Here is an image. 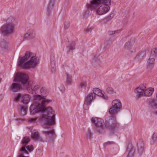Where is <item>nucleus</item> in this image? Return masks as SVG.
<instances>
[{
	"instance_id": "1",
	"label": "nucleus",
	"mask_w": 157,
	"mask_h": 157,
	"mask_svg": "<svg viewBox=\"0 0 157 157\" xmlns=\"http://www.w3.org/2000/svg\"><path fill=\"white\" fill-rule=\"evenodd\" d=\"M35 100H40L42 99L41 104L40 103L34 101L31 105L29 110L30 113L34 114L38 112H42V115L40 117L39 120L41 121H45V124L49 126H52L56 124L55 115L54 112L51 107L45 108L44 105L48 103L50 101L45 99L41 95H36L34 96Z\"/></svg>"
},
{
	"instance_id": "2",
	"label": "nucleus",
	"mask_w": 157,
	"mask_h": 157,
	"mask_svg": "<svg viewBox=\"0 0 157 157\" xmlns=\"http://www.w3.org/2000/svg\"><path fill=\"white\" fill-rule=\"evenodd\" d=\"M40 63V58L36 53L27 51L24 56L19 57L17 64L23 69H34L37 67Z\"/></svg>"
},
{
	"instance_id": "3",
	"label": "nucleus",
	"mask_w": 157,
	"mask_h": 157,
	"mask_svg": "<svg viewBox=\"0 0 157 157\" xmlns=\"http://www.w3.org/2000/svg\"><path fill=\"white\" fill-rule=\"evenodd\" d=\"M112 0H90L86 5L88 9L94 11L96 14L102 15L110 10Z\"/></svg>"
},
{
	"instance_id": "4",
	"label": "nucleus",
	"mask_w": 157,
	"mask_h": 157,
	"mask_svg": "<svg viewBox=\"0 0 157 157\" xmlns=\"http://www.w3.org/2000/svg\"><path fill=\"white\" fill-rule=\"evenodd\" d=\"M109 114L111 116L105 120L104 124L106 127L109 129L113 130L118 125L115 117L117 114Z\"/></svg>"
},
{
	"instance_id": "5",
	"label": "nucleus",
	"mask_w": 157,
	"mask_h": 157,
	"mask_svg": "<svg viewBox=\"0 0 157 157\" xmlns=\"http://www.w3.org/2000/svg\"><path fill=\"white\" fill-rule=\"evenodd\" d=\"M15 25L6 23L0 29V32L2 34L8 35L13 33L15 29Z\"/></svg>"
},
{
	"instance_id": "6",
	"label": "nucleus",
	"mask_w": 157,
	"mask_h": 157,
	"mask_svg": "<svg viewBox=\"0 0 157 157\" xmlns=\"http://www.w3.org/2000/svg\"><path fill=\"white\" fill-rule=\"evenodd\" d=\"M29 77L26 74L21 72H18L16 74L13 80L14 82L18 81L23 84H29Z\"/></svg>"
},
{
	"instance_id": "7",
	"label": "nucleus",
	"mask_w": 157,
	"mask_h": 157,
	"mask_svg": "<svg viewBox=\"0 0 157 157\" xmlns=\"http://www.w3.org/2000/svg\"><path fill=\"white\" fill-rule=\"evenodd\" d=\"M112 107L109 111V114H117L119 110L122 108V105L120 100L116 99L113 100L112 102Z\"/></svg>"
},
{
	"instance_id": "8",
	"label": "nucleus",
	"mask_w": 157,
	"mask_h": 157,
	"mask_svg": "<svg viewBox=\"0 0 157 157\" xmlns=\"http://www.w3.org/2000/svg\"><path fill=\"white\" fill-rule=\"evenodd\" d=\"M92 123L96 128V131L99 133L102 130L103 120L97 117H93L91 119Z\"/></svg>"
},
{
	"instance_id": "9",
	"label": "nucleus",
	"mask_w": 157,
	"mask_h": 157,
	"mask_svg": "<svg viewBox=\"0 0 157 157\" xmlns=\"http://www.w3.org/2000/svg\"><path fill=\"white\" fill-rule=\"evenodd\" d=\"M135 42L134 38H131L130 40L126 42L124 46V48L130 53H133L136 51V47L134 45Z\"/></svg>"
},
{
	"instance_id": "10",
	"label": "nucleus",
	"mask_w": 157,
	"mask_h": 157,
	"mask_svg": "<svg viewBox=\"0 0 157 157\" xmlns=\"http://www.w3.org/2000/svg\"><path fill=\"white\" fill-rule=\"evenodd\" d=\"M96 98L94 96V94L90 93L87 94L85 97L84 103L83 105V108L85 109L86 108H88V106L90 105L93 101Z\"/></svg>"
},
{
	"instance_id": "11",
	"label": "nucleus",
	"mask_w": 157,
	"mask_h": 157,
	"mask_svg": "<svg viewBox=\"0 0 157 157\" xmlns=\"http://www.w3.org/2000/svg\"><path fill=\"white\" fill-rule=\"evenodd\" d=\"M153 91L154 89L153 88H150L148 89H146V88L143 93L138 94L137 95L136 97L137 98L139 99L144 96H150L152 94Z\"/></svg>"
},
{
	"instance_id": "12",
	"label": "nucleus",
	"mask_w": 157,
	"mask_h": 157,
	"mask_svg": "<svg viewBox=\"0 0 157 157\" xmlns=\"http://www.w3.org/2000/svg\"><path fill=\"white\" fill-rule=\"evenodd\" d=\"M35 32L32 30H30L27 31L23 36V39L24 40H27L31 39L35 37Z\"/></svg>"
},
{
	"instance_id": "13",
	"label": "nucleus",
	"mask_w": 157,
	"mask_h": 157,
	"mask_svg": "<svg viewBox=\"0 0 157 157\" xmlns=\"http://www.w3.org/2000/svg\"><path fill=\"white\" fill-rule=\"evenodd\" d=\"M135 149L131 145H128L125 153L127 154V157H133Z\"/></svg>"
},
{
	"instance_id": "14",
	"label": "nucleus",
	"mask_w": 157,
	"mask_h": 157,
	"mask_svg": "<svg viewBox=\"0 0 157 157\" xmlns=\"http://www.w3.org/2000/svg\"><path fill=\"white\" fill-rule=\"evenodd\" d=\"M144 143L142 140H140L137 144V151L139 155H141L144 152Z\"/></svg>"
},
{
	"instance_id": "15",
	"label": "nucleus",
	"mask_w": 157,
	"mask_h": 157,
	"mask_svg": "<svg viewBox=\"0 0 157 157\" xmlns=\"http://www.w3.org/2000/svg\"><path fill=\"white\" fill-rule=\"evenodd\" d=\"M10 89L13 92H17L21 89V86L19 84L16 83H13L10 86Z\"/></svg>"
},
{
	"instance_id": "16",
	"label": "nucleus",
	"mask_w": 157,
	"mask_h": 157,
	"mask_svg": "<svg viewBox=\"0 0 157 157\" xmlns=\"http://www.w3.org/2000/svg\"><path fill=\"white\" fill-rule=\"evenodd\" d=\"M94 64L96 66H98L101 63V61L99 55L97 53H95L94 55Z\"/></svg>"
},
{
	"instance_id": "17",
	"label": "nucleus",
	"mask_w": 157,
	"mask_h": 157,
	"mask_svg": "<svg viewBox=\"0 0 157 157\" xmlns=\"http://www.w3.org/2000/svg\"><path fill=\"white\" fill-rule=\"evenodd\" d=\"M155 59L154 57H150L147 60V66L148 68H153L155 64Z\"/></svg>"
},
{
	"instance_id": "18",
	"label": "nucleus",
	"mask_w": 157,
	"mask_h": 157,
	"mask_svg": "<svg viewBox=\"0 0 157 157\" xmlns=\"http://www.w3.org/2000/svg\"><path fill=\"white\" fill-rule=\"evenodd\" d=\"M40 88V86L39 85H35L33 87L31 86V88H29L28 89L29 93L32 94H37L36 91Z\"/></svg>"
},
{
	"instance_id": "19",
	"label": "nucleus",
	"mask_w": 157,
	"mask_h": 157,
	"mask_svg": "<svg viewBox=\"0 0 157 157\" xmlns=\"http://www.w3.org/2000/svg\"><path fill=\"white\" fill-rule=\"evenodd\" d=\"M30 97L27 94H24L21 96V102L24 104H27L30 101Z\"/></svg>"
},
{
	"instance_id": "20",
	"label": "nucleus",
	"mask_w": 157,
	"mask_h": 157,
	"mask_svg": "<svg viewBox=\"0 0 157 157\" xmlns=\"http://www.w3.org/2000/svg\"><path fill=\"white\" fill-rule=\"evenodd\" d=\"M146 88V84H143L140 85L136 89V91L138 94L143 93Z\"/></svg>"
},
{
	"instance_id": "21",
	"label": "nucleus",
	"mask_w": 157,
	"mask_h": 157,
	"mask_svg": "<svg viewBox=\"0 0 157 157\" xmlns=\"http://www.w3.org/2000/svg\"><path fill=\"white\" fill-rule=\"evenodd\" d=\"M31 137L32 138L36 139L39 141H41L42 140V137L40 136L38 132L32 133Z\"/></svg>"
},
{
	"instance_id": "22",
	"label": "nucleus",
	"mask_w": 157,
	"mask_h": 157,
	"mask_svg": "<svg viewBox=\"0 0 157 157\" xmlns=\"http://www.w3.org/2000/svg\"><path fill=\"white\" fill-rule=\"evenodd\" d=\"M6 23L8 24H13L16 25L15 19V17L12 16H10L7 18Z\"/></svg>"
},
{
	"instance_id": "23",
	"label": "nucleus",
	"mask_w": 157,
	"mask_h": 157,
	"mask_svg": "<svg viewBox=\"0 0 157 157\" xmlns=\"http://www.w3.org/2000/svg\"><path fill=\"white\" fill-rule=\"evenodd\" d=\"M66 84L67 85H71L73 83V80L72 78V76H70L67 73H66Z\"/></svg>"
},
{
	"instance_id": "24",
	"label": "nucleus",
	"mask_w": 157,
	"mask_h": 157,
	"mask_svg": "<svg viewBox=\"0 0 157 157\" xmlns=\"http://www.w3.org/2000/svg\"><path fill=\"white\" fill-rule=\"evenodd\" d=\"M29 152L26 149V147L25 146H23L20 149L18 155L22 154L24 155L25 154H28Z\"/></svg>"
},
{
	"instance_id": "25",
	"label": "nucleus",
	"mask_w": 157,
	"mask_h": 157,
	"mask_svg": "<svg viewBox=\"0 0 157 157\" xmlns=\"http://www.w3.org/2000/svg\"><path fill=\"white\" fill-rule=\"evenodd\" d=\"M57 58L54 56L52 57L51 59L50 66L52 69L56 68V61Z\"/></svg>"
},
{
	"instance_id": "26",
	"label": "nucleus",
	"mask_w": 157,
	"mask_h": 157,
	"mask_svg": "<svg viewBox=\"0 0 157 157\" xmlns=\"http://www.w3.org/2000/svg\"><path fill=\"white\" fill-rule=\"evenodd\" d=\"M93 93H91L92 94H94V96L96 98L97 96H99L100 94H101L102 91L99 89L95 88H94L93 90Z\"/></svg>"
},
{
	"instance_id": "27",
	"label": "nucleus",
	"mask_w": 157,
	"mask_h": 157,
	"mask_svg": "<svg viewBox=\"0 0 157 157\" xmlns=\"http://www.w3.org/2000/svg\"><path fill=\"white\" fill-rule=\"evenodd\" d=\"M30 141V139L29 137L25 136L23 138L21 141V144L23 146H25Z\"/></svg>"
},
{
	"instance_id": "28",
	"label": "nucleus",
	"mask_w": 157,
	"mask_h": 157,
	"mask_svg": "<svg viewBox=\"0 0 157 157\" xmlns=\"http://www.w3.org/2000/svg\"><path fill=\"white\" fill-rule=\"evenodd\" d=\"M40 92L41 96L44 97L46 96L48 94L47 90L45 87H42L40 88Z\"/></svg>"
},
{
	"instance_id": "29",
	"label": "nucleus",
	"mask_w": 157,
	"mask_h": 157,
	"mask_svg": "<svg viewBox=\"0 0 157 157\" xmlns=\"http://www.w3.org/2000/svg\"><path fill=\"white\" fill-rule=\"evenodd\" d=\"M42 132L43 133L47 135H48L50 134L52 135V136L53 139H54L56 137V135L54 129L51 131L47 132L43 131Z\"/></svg>"
},
{
	"instance_id": "30",
	"label": "nucleus",
	"mask_w": 157,
	"mask_h": 157,
	"mask_svg": "<svg viewBox=\"0 0 157 157\" xmlns=\"http://www.w3.org/2000/svg\"><path fill=\"white\" fill-rule=\"evenodd\" d=\"M1 47L2 49L6 51H8L10 48V44L6 42L3 43L2 44Z\"/></svg>"
},
{
	"instance_id": "31",
	"label": "nucleus",
	"mask_w": 157,
	"mask_h": 157,
	"mask_svg": "<svg viewBox=\"0 0 157 157\" xmlns=\"http://www.w3.org/2000/svg\"><path fill=\"white\" fill-rule=\"evenodd\" d=\"M145 57V54L144 52L139 53L136 57V59L141 60Z\"/></svg>"
},
{
	"instance_id": "32",
	"label": "nucleus",
	"mask_w": 157,
	"mask_h": 157,
	"mask_svg": "<svg viewBox=\"0 0 157 157\" xmlns=\"http://www.w3.org/2000/svg\"><path fill=\"white\" fill-rule=\"evenodd\" d=\"M150 105L155 110L157 109V104L156 100H151L150 102Z\"/></svg>"
},
{
	"instance_id": "33",
	"label": "nucleus",
	"mask_w": 157,
	"mask_h": 157,
	"mask_svg": "<svg viewBox=\"0 0 157 157\" xmlns=\"http://www.w3.org/2000/svg\"><path fill=\"white\" fill-rule=\"evenodd\" d=\"M157 139V133H154L151 137V139L150 141L151 144H153L156 142Z\"/></svg>"
},
{
	"instance_id": "34",
	"label": "nucleus",
	"mask_w": 157,
	"mask_h": 157,
	"mask_svg": "<svg viewBox=\"0 0 157 157\" xmlns=\"http://www.w3.org/2000/svg\"><path fill=\"white\" fill-rule=\"evenodd\" d=\"M67 48L69 51H72L75 49V43L74 42H71L67 46Z\"/></svg>"
},
{
	"instance_id": "35",
	"label": "nucleus",
	"mask_w": 157,
	"mask_h": 157,
	"mask_svg": "<svg viewBox=\"0 0 157 157\" xmlns=\"http://www.w3.org/2000/svg\"><path fill=\"white\" fill-rule=\"evenodd\" d=\"M21 113L22 115H25L26 114L27 108L25 106H20Z\"/></svg>"
},
{
	"instance_id": "36",
	"label": "nucleus",
	"mask_w": 157,
	"mask_h": 157,
	"mask_svg": "<svg viewBox=\"0 0 157 157\" xmlns=\"http://www.w3.org/2000/svg\"><path fill=\"white\" fill-rule=\"evenodd\" d=\"M90 12L89 10L84 11L82 13L83 17L84 18L87 17L90 15Z\"/></svg>"
},
{
	"instance_id": "37",
	"label": "nucleus",
	"mask_w": 157,
	"mask_h": 157,
	"mask_svg": "<svg viewBox=\"0 0 157 157\" xmlns=\"http://www.w3.org/2000/svg\"><path fill=\"white\" fill-rule=\"evenodd\" d=\"M93 29V26H89L85 29V31L86 33L90 32Z\"/></svg>"
},
{
	"instance_id": "38",
	"label": "nucleus",
	"mask_w": 157,
	"mask_h": 157,
	"mask_svg": "<svg viewBox=\"0 0 157 157\" xmlns=\"http://www.w3.org/2000/svg\"><path fill=\"white\" fill-rule=\"evenodd\" d=\"M157 54V48H153L151 52V54L153 56H155Z\"/></svg>"
},
{
	"instance_id": "39",
	"label": "nucleus",
	"mask_w": 157,
	"mask_h": 157,
	"mask_svg": "<svg viewBox=\"0 0 157 157\" xmlns=\"http://www.w3.org/2000/svg\"><path fill=\"white\" fill-rule=\"evenodd\" d=\"M55 0H50L48 6V9H52L53 6V3H54Z\"/></svg>"
},
{
	"instance_id": "40",
	"label": "nucleus",
	"mask_w": 157,
	"mask_h": 157,
	"mask_svg": "<svg viewBox=\"0 0 157 157\" xmlns=\"http://www.w3.org/2000/svg\"><path fill=\"white\" fill-rule=\"evenodd\" d=\"M107 91L110 94H112L115 93L114 90L111 87H108L107 89Z\"/></svg>"
},
{
	"instance_id": "41",
	"label": "nucleus",
	"mask_w": 157,
	"mask_h": 157,
	"mask_svg": "<svg viewBox=\"0 0 157 157\" xmlns=\"http://www.w3.org/2000/svg\"><path fill=\"white\" fill-rule=\"evenodd\" d=\"M59 89L60 91L63 93L65 91V88L64 85L63 84H61L59 87Z\"/></svg>"
},
{
	"instance_id": "42",
	"label": "nucleus",
	"mask_w": 157,
	"mask_h": 157,
	"mask_svg": "<svg viewBox=\"0 0 157 157\" xmlns=\"http://www.w3.org/2000/svg\"><path fill=\"white\" fill-rule=\"evenodd\" d=\"M92 133L91 132V130L88 129L87 130V136L89 138H91L92 136Z\"/></svg>"
},
{
	"instance_id": "43",
	"label": "nucleus",
	"mask_w": 157,
	"mask_h": 157,
	"mask_svg": "<svg viewBox=\"0 0 157 157\" xmlns=\"http://www.w3.org/2000/svg\"><path fill=\"white\" fill-rule=\"evenodd\" d=\"M21 94H18L14 98V100L16 102H17L19 101V99L21 98Z\"/></svg>"
},
{
	"instance_id": "44",
	"label": "nucleus",
	"mask_w": 157,
	"mask_h": 157,
	"mask_svg": "<svg viewBox=\"0 0 157 157\" xmlns=\"http://www.w3.org/2000/svg\"><path fill=\"white\" fill-rule=\"evenodd\" d=\"M87 86V82L86 81H82L80 84V86L81 88L86 87Z\"/></svg>"
},
{
	"instance_id": "45",
	"label": "nucleus",
	"mask_w": 157,
	"mask_h": 157,
	"mask_svg": "<svg viewBox=\"0 0 157 157\" xmlns=\"http://www.w3.org/2000/svg\"><path fill=\"white\" fill-rule=\"evenodd\" d=\"M27 149L29 151L31 152L33 149V145H28L26 147Z\"/></svg>"
},
{
	"instance_id": "46",
	"label": "nucleus",
	"mask_w": 157,
	"mask_h": 157,
	"mask_svg": "<svg viewBox=\"0 0 157 157\" xmlns=\"http://www.w3.org/2000/svg\"><path fill=\"white\" fill-rule=\"evenodd\" d=\"M115 143L113 141H108L106 143H105L104 144V147H106L108 145L114 144Z\"/></svg>"
},
{
	"instance_id": "47",
	"label": "nucleus",
	"mask_w": 157,
	"mask_h": 157,
	"mask_svg": "<svg viewBox=\"0 0 157 157\" xmlns=\"http://www.w3.org/2000/svg\"><path fill=\"white\" fill-rule=\"evenodd\" d=\"M36 119V118H29L28 119V121L30 123H33L35 122Z\"/></svg>"
},
{
	"instance_id": "48",
	"label": "nucleus",
	"mask_w": 157,
	"mask_h": 157,
	"mask_svg": "<svg viewBox=\"0 0 157 157\" xmlns=\"http://www.w3.org/2000/svg\"><path fill=\"white\" fill-rule=\"evenodd\" d=\"M70 26V23L68 22H66L65 23L64 28L65 29H67Z\"/></svg>"
},
{
	"instance_id": "49",
	"label": "nucleus",
	"mask_w": 157,
	"mask_h": 157,
	"mask_svg": "<svg viewBox=\"0 0 157 157\" xmlns=\"http://www.w3.org/2000/svg\"><path fill=\"white\" fill-rule=\"evenodd\" d=\"M121 31V29H119L116 31H113L111 32V34H117L119 33Z\"/></svg>"
},
{
	"instance_id": "50",
	"label": "nucleus",
	"mask_w": 157,
	"mask_h": 157,
	"mask_svg": "<svg viewBox=\"0 0 157 157\" xmlns=\"http://www.w3.org/2000/svg\"><path fill=\"white\" fill-rule=\"evenodd\" d=\"M99 96H102V98L105 99H108V97L106 95H104L102 92L101 94H100Z\"/></svg>"
},
{
	"instance_id": "51",
	"label": "nucleus",
	"mask_w": 157,
	"mask_h": 157,
	"mask_svg": "<svg viewBox=\"0 0 157 157\" xmlns=\"http://www.w3.org/2000/svg\"><path fill=\"white\" fill-rule=\"evenodd\" d=\"M153 113L157 115V109L153 111Z\"/></svg>"
},
{
	"instance_id": "52",
	"label": "nucleus",
	"mask_w": 157,
	"mask_h": 157,
	"mask_svg": "<svg viewBox=\"0 0 157 157\" xmlns=\"http://www.w3.org/2000/svg\"><path fill=\"white\" fill-rule=\"evenodd\" d=\"M18 157H28V156H25L22 154L18 155Z\"/></svg>"
},
{
	"instance_id": "53",
	"label": "nucleus",
	"mask_w": 157,
	"mask_h": 157,
	"mask_svg": "<svg viewBox=\"0 0 157 157\" xmlns=\"http://www.w3.org/2000/svg\"><path fill=\"white\" fill-rule=\"evenodd\" d=\"M1 80H2V79L1 78H0V83L1 82Z\"/></svg>"
},
{
	"instance_id": "54",
	"label": "nucleus",
	"mask_w": 157,
	"mask_h": 157,
	"mask_svg": "<svg viewBox=\"0 0 157 157\" xmlns=\"http://www.w3.org/2000/svg\"><path fill=\"white\" fill-rule=\"evenodd\" d=\"M156 98H157V93H156Z\"/></svg>"
},
{
	"instance_id": "55",
	"label": "nucleus",
	"mask_w": 157,
	"mask_h": 157,
	"mask_svg": "<svg viewBox=\"0 0 157 157\" xmlns=\"http://www.w3.org/2000/svg\"><path fill=\"white\" fill-rule=\"evenodd\" d=\"M8 157H10V156H8Z\"/></svg>"
}]
</instances>
